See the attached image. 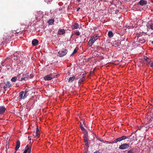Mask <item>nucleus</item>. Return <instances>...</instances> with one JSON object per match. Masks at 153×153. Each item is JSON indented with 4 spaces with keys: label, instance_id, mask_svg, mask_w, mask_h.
<instances>
[{
    "label": "nucleus",
    "instance_id": "f257e3e1",
    "mask_svg": "<svg viewBox=\"0 0 153 153\" xmlns=\"http://www.w3.org/2000/svg\"><path fill=\"white\" fill-rule=\"evenodd\" d=\"M14 36L13 34L10 33H4L3 39H1V44L4 45L5 44L7 43V42L8 41L13 37Z\"/></svg>",
    "mask_w": 153,
    "mask_h": 153
},
{
    "label": "nucleus",
    "instance_id": "f03ea898",
    "mask_svg": "<svg viewBox=\"0 0 153 153\" xmlns=\"http://www.w3.org/2000/svg\"><path fill=\"white\" fill-rule=\"evenodd\" d=\"M98 37L99 36L97 35H94L92 36L88 41V45L89 47L91 46L94 42L98 39Z\"/></svg>",
    "mask_w": 153,
    "mask_h": 153
},
{
    "label": "nucleus",
    "instance_id": "7ed1b4c3",
    "mask_svg": "<svg viewBox=\"0 0 153 153\" xmlns=\"http://www.w3.org/2000/svg\"><path fill=\"white\" fill-rule=\"evenodd\" d=\"M50 71L51 73L48 74V80H51L53 78L57 77V75H56V73H55L54 69L51 68Z\"/></svg>",
    "mask_w": 153,
    "mask_h": 153
},
{
    "label": "nucleus",
    "instance_id": "20e7f679",
    "mask_svg": "<svg viewBox=\"0 0 153 153\" xmlns=\"http://www.w3.org/2000/svg\"><path fill=\"white\" fill-rule=\"evenodd\" d=\"M51 15L50 16L51 17V19H49L48 20V25H53L54 24V19L55 18L54 15V11H52L51 12V11H50Z\"/></svg>",
    "mask_w": 153,
    "mask_h": 153
},
{
    "label": "nucleus",
    "instance_id": "39448f33",
    "mask_svg": "<svg viewBox=\"0 0 153 153\" xmlns=\"http://www.w3.org/2000/svg\"><path fill=\"white\" fill-rule=\"evenodd\" d=\"M28 74H27L25 75L23 74H19L18 75L19 77H22L21 78H20H20H19V80L22 81L23 80H25L26 79H27V78H28L27 76H28Z\"/></svg>",
    "mask_w": 153,
    "mask_h": 153
},
{
    "label": "nucleus",
    "instance_id": "423d86ee",
    "mask_svg": "<svg viewBox=\"0 0 153 153\" xmlns=\"http://www.w3.org/2000/svg\"><path fill=\"white\" fill-rule=\"evenodd\" d=\"M67 52V50L66 49H63L62 50L59 51L58 55L60 56H63L65 55Z\"/></svg>",
    "mask_w": 153,
    "mask_h": 153
},
{
    "label": "nucleus",
    "instance_id": "0eeeda50",
    "mask_svg": "<svg viewBox=\"0 0 153 153\" xmlns=\"http://www.w3.org/2000/svg\"><path fill=\"white\" fill-rule=\"evenodd\" d=\"M129 147V144L123 143L120 146L119 148L121 149H124L128 148Z\"/></svg>",
    "mask_w": 153,
    "mask_h": 153
},
{
    "label": "nucleus",
    "instance_id": "6e6552de",
    "mask_svg": "<svg viewBox=\"0 0 153 153\" xmlns=\"http://www.w3.org/2000/svg\"><path fill=\"white\" fill-rule=\"evenodd\" d=\"M31 147L28 145H27L25 147V150L23 153H30Z\"/></svg>",
    "mask_w": 153,
    "mask_h": 153
},
{
    "label": "nucleus",
    "instance_id": "1a4fd4ad",
    "mask_svg": "<svg viewBox=\"0 0 153 153\" xmlns=\"http://www.w3.org/2000/svg\"><path fill=\"white\" fill-rule=\"evenodd\" d=\"M127 138V137H126L125 136H123L121 137L115 139V142H120L123 140H124Z\"/></svg>",
    "mask_w": 153,
    "mask_h": 153
},
{
    "label": "nucleus",
    "instance_id": "9d476101",
    "mask_svg": "<svg viewBox=\"0 0 153 153\" xmlns=\"http://www.w3.org/2000/svg\"><path fill=\"white\" fill-rule=\"evenodd\" d=\"M26 97V96L24 94V91H22L19 93V100H21L22 99H25Z\"/></svg>",
    "mask_w": 153,
    "mask_h": 153
},
{
    "label": "nucleus",
    "instance_id": "9b49d317",
    "mask_svg": "<svg viewBox=\"0 0 153 153\" xmlns=\"http://www.w3.org/2000/svg\"><path fill=\"white\" fill-rule=\"evenodd\" d=\"M42 13L40 11H37L35 13V18L36 20L38 21L39 19V17L42 15Z\"/></svg>",
    "mask_w": 153,
    "mask_h": 153
},
{
    "label": "nucleus",
    "instance_id": "f8f14e48",
    "mask_svg": "<svg viewBox=\"0 0 153 153\" xmlns=\"http://www.w3.org/2000/svg\"><path fill=\"white\" fill-rule=\"evenodd\" d=\"M5 85L3 86V88L6 90L7 88H9L11 86V84L9 82H7L5 83Z\"/></svg>",
    "mask_w": 153,
    "mask_h": 153
},
{
    "label": "nucleus",
    "instance_id": "ddd939ff",
    "mask_svg": "<svg viewBox=\"0 0 153 153\" xmlns=\"http://www.w3.org/2000/svg\"><path fill=\"white\" fill-rule=\"evenodd\" d=\"M147 4V2L144 0H140V1L137 3L138 5L141 6H143Z\"/></svg>",
    "mask_w": 153,
    "mask_h": 153
},
{
    "label": "nucleus",
    "instance_id": "4468645a",
    "mask_svg": "<svg viewBox=\"0 0 153 153\" xmlns=\"http://www.w3.org/2000/svg\"><path fill=\"white\" fill-rule=\"evenodd\" d=\"M32 45L34 46H36L38 45L39 41L36 39H33L32 42Z\"/></svg>",
    "mask_w": 153,
    "mask_h": 153
},
{
    "label": "nucleus",
    "instance_id": "2eb2a0df",
    "mask_svg": "<svg viewBox=\"0 0 153 153\" xmlns=\"http://www.w3.org/2000/svg\"><path fill=\"white\" fill-rule=\"evenodd\" d=\"M5 111V108L4 106H1L0 107V114H3Z\"/></svg>",
    "mask_w": 153,
    "mask_h": 153
},
{
    "label": "nucleus",
    "instance_id": "dca6fc26",
    "mask_svg": "<svg viewBox=\"0 0 153 153\" xmlns=\"http://www.w3.org/2000/svg\"><path fill=\"white\" fill-rule=\"evenodd\" d=\"M34 134H36L35 137L38 138L40 136V131L38 128L37 127L36 132H34Z\"/></svg>",
    "mask_w": 153,
    "mask_h": 153
},
{
    "label": "nucleus",
    "instance_id": "f3484780",
    "mask_svg": "<svg viewBox=\"0 0 153 153\" xmlns=\"http://www.w3.org/2000/svg\"><path fill=\"white\" fill-rule=\"evenodd\" d=\"M20 145V141L18 140L16 142V146L15 147V150L17 151L19 148Z\"/></svg>",
    "mask_w": 153,
    "mask_h": 153
},
{
    "label": "nucleus",
    "instance_id": "a211bd4d",
    "mask_svg": "<svg viewBox=\"0 0 153 153\" xmlns=\"http://www.w3.org/2000/svg\"><path fill=\"white\" fill-rule=\"evenodd\" d=\"M79 27V25L78 24L76 23L74 25L72 26V29L73 30L78 29Z\"/></svg>",
    "mask_w": 153,
    "mask_h": 153
},
{
    "label": "nucleus",
    "instance_id": "6ab92c4d",
    "mask_svg": "<svg viewBox=\"0 0 153 153\" xmlns=\"http://www.w3.org/2000/svg\"><path fill=\"white\" fill-rule=\"evenodd\" d=\"M65 31L64 29H61L59 30L58 32V33L59 34H63L65 33Z\"/></svg>",
    "mask_w": 153,
    "mask_h": 153
},
{
    "label": "nucleus",
    "instance_id": "aec40b11",
    "mask_svg": "<svg viewBox=\"0 0 153 153\" xmlns=\"http://www.w3.org/2000/svg\"><path fill=\"white\" fill-rule=\"evenodd\" d=\"M75 79V76H73L69 78L68 79V82H72L74 81Z\"/></svg>",
    "mask_w": 153,
    "mask_h": 153
},
{
    "label": "nucleus",
    "instance_id": "412c9836",
    "mask_svg": "<svg viewBox=\"0 0 153 153\" xmlns=\"http://www.w3.org/2000/svg\"><path fill=\"white\" fill-rule=\"evenodd\" d=\"M147 65H149L150 66L153 68V61H149L147 63Z\"/></svg>",
    "mask_w": 153,
    "mask_h": 153
},
{
    "label": "nucleus",
    "instance_id": "4be33fe9",
    "mask_svg": "<svg viewBox=\"0 0 153 153\" xmlns=\"http://www.w3.org/2000/svg\"><path fill=\"white\" fill-rule=\"evenodd\" d=\"M108 36L110 38L112 37L113 36V34L112 32L111 31H109L108 33Z\"/></svg>",
    "mask_w": 153,
    "mask_h": 153
},
{
    "label": "nucleus",
    "instance_id": "5701e85b",
    "mask_svg": "<svg viewBox=\"0 0 153 153\" xmlns=\"http://www.w3.org/2000/svg\"><path fill=\"white\" fill-rule=\"evenodd\" d=\"M84 142L85 143V145L87 147H88V142L87 138H84Z\"/></svg>",
    "mask_w": 153,
    "mask_h": 153
},
{
    "label": "nucleus",
    "instance_id": "b1692460",
    "mask_svg": "<svg viewBox=\"0 0 153 153\" xmlns=\"http://www.w3.org/2000/svg\"><path fill=\"white\" fill-rule=\"evenodd\" d=\"M135 149H132L128 151V153H134Z\"/></svg>",
    "mask_w": 153,
    "mask_h": 153
},
{
    "label": "nucleus",
    "instance_id": "393cba45",
    "mask_svg": "<svg viewBox=\"0 0 153 153\" xmlns=\"http://www.w3.org/2000/svg\"><path fill=\"white\" fill-rule=\"evenodd\" d=\"M144 59L145 60H146L147 61V63L149 62V61H152V60H150L147 57H145L144 58Z\"/></svg>",
    "mask_w": 153,
    "mask_h": 153
},
{
    "label": "nucleus",
    "instance_id": "a878e982",
    "mask_svg": "<svg viewBox=\"0 0 153 153\" xmlns=\"http://www.w3.org/2000/svg\"><path fill=\"white\" fill-rule=\"evenodd\" d=\"M28 90L27 89H26L25 91V92H24V95H25V96H26V97H27V95L28 94H27V93H28Z\"/></svg>",
    "mask_w": 153,
    "mask_h": 153
},
{
    "label": "nucleus",
    "instance_id": "bb28decb",
    "mask_svg": "<svg viewBox=\"0 0 153 153\" xmlns=\"http://www.w3.org/2000/svg\"><path fill=\"white\" fill-rule=\"evenodd\" d=\"M17 79V78L16 77H13L12 79H11V80L12 81L15 82Z\"/></svg>",
    "mask_w": 153,
    "mask_h": 153
},
{
    "label": "nucleus",
    "instance_id": "cd10ccee",
    "mask_svg": "<svg viewBox=\"0 0 153 153\" xmlns=\"http://www.w3.org/2000/svg\"><path fill=\"white\" fill-rule=\"evenodd\" d=\"M80 128L81 130L82 131H84L85 130V129L83 127L82 125V124L81 123H80Z\"/></svg>",
    "mask_w": 153,
    "mask_h": 153
},
{
    "label": "nucleus",
    "instance_id": "c85d7f7f",
    "mask_svg": "<svg viewBox=\"0 0 153 153\" xmlns=\"http://www.w3.org/2000/svg\"><path fill=\"white\" fill-rule=\"evenodd\" d=\"M43 78L45 81L48 80V75L43 77Z\"/></svg>",
    "mask_w": 153,
    "mask_h": 153
},
{
    "label": "nucleus",
    "instance_id": "c756f323",
    "mask_svg": "<svg viewBox=\"0 0 153 153\" xmlns=\"http://www.w3.org/2000/svg\"><path fill=\"white\" fill-rule=\"evenodd\" d=\"M77 51V49L76 48L74 50L73 53L71 54V55L76 53Z\"/></svg>",
    "mask_w": 153,
    "mask_h": 153
},
{
    "label": "nucleus",
    "instance_id": "7c9ffc66",
    "mask_svg": "<svg viewBox=\"0 0 153 153\" xmlns=\"http://www.w3.org/2000/svg\"><path fill=\"white\" fill-rule=\"evenodd\" d=\"M75 35L76 36H79L80 35V33L79 32H76L75 33Z\"/></svg>",
    "mask_w": 153,
    "mask_h": 153
},
{
    "label": "nucleus",
    "instance_id": "2f4dec72",
    "mask_svg": "<svg viewBox=\"0 0 153 153\" xmlns=\"http://www.w3.org/2000/svg\"><path fill=\"white\" fill-rule=\"evenodd\" d=\"M150 27L151 29L153 30V23L151 25Z\"/></svg>",
    "mask_w": 153,
    "mask_h": 153
},
{
    "label": "nucleus",
    "instance_id": "473e14b6",
    "mask_svg": "<svg viewBox=\"0 0 153 153\" xmlns=\"http://www.w3.org/2000/svg\"><path fill=\"white\" fill-rule=\"evenodd\" d=\"M117 143V142H115V140L114 141H112L111 142H110L109 143V144H113V143Z\"/></svg>",
    "mask_w": 153,
    "mask_h": 153
},
{
    "label": "nucleus",
    "instance_id": "72a5a7b5",
    "mask_svg": "<svg viewBox=\"0 0 153 153\" xmlns=\"http://www.w3.org/2000/svg\"><path fill=\"white\" fill-rule=\"evenodd\" d=\"M3 85H2V83L0 84V87L1 88H2V87H3Z\"/></svg>",
    "mask_w": 153,
    "mask_h": 153
},
{
    "label": "nucleus",
    "instance_id": "f704fd0d",
    "mask_svg": "<svg viewBox=\"0 0 153 153\" xmlns=\"http://www.w3.org/2000/svg\"><path fill=\"white\" fill-rule=\"evenodd\" d=\"M33 77V74H30V78H32Z\"/></svg>",
    "mask_w": 153,
    "mask_h": 153
},
{
    "label": "nucleus",
    "instance_id": "c9c22d12",
    "mask_svg": "<svg viewBox=\"0 0 153 153\" xmlns=\"http://www.w3.org/2000/svg\"><path fill=\"white\" fill-rule=\"evenodd\" d=\"M87 135L86 134H85L84 137H83V138H87L86 137H87Z\"/></svg>",
    "mask_w": 153,
    "mask_h": 153
},
{
    "label": "nucleus",
    "instance_id": "e433bc0d",
    "mask_svg": "<svg viewBox=\"0 0 153 153\" xmlns=\"http://www.w3.org/2000/svg\"><path fill=\"white\" fill-rule=\"evenodd\" d=\"M33 136H34V138L36 137H35L36 134H34V132L33 133Z\"/></svg>",
    "mask_w": 153,
    "mask_h": 153
},
{
    "label": "nucleus",
    "instance_id": "4c0bfd02",
    "mask_svg": "<svg viewBox=\"0 0 153 153\" xmlns=\"http://www.w3.org/2000/svg\"><path fill=\"white\" fill-rule=\"evenodd\" d=\"M80 7H78L77 8V11H79V10L80 9Z\"/></svg>",
    "mask_w": 153,
    "mask_h": 153
},
{
    "label": "nucleus",
    "instance_id": "58836bf2",
    "mask_svg": "<svg viewBox=\"0 0 153 153\" xmlns=\"http://www.w3.org/2000/svg\"><path fill=\"white\" fill-rule=\"evenodd\" d=\"M94 153H100L99 151H97L95 152H94Z\"/></svg>",
    "mask_w": 153,
    "mask_h": 153
},
{
    "label": "nucleus",
    "instance_id": "ea45409f",
    "mask_svg": "<svg viewBox=\"0 0 153 153\" xmlns=\"http://www.w3.org/2000/svg\"><path fill=\"white\" fill-rule=\"evenodd\" d=\"M28 139H29V140H31V138H30V137H29H29H28Z\"/></svg>",
    "mask_w": 153,
    "mask_h": 153
},
{
    "label": "nucleus",
    "instance_id": "a19ab883",
    "mask_svg": "<svg viewBox=\"0 0 153 153\" xmlns=\"http://www.w3.org/2000/svg\"><path fill=\"white\" fill-rule=\"evenodd\" d=\"M100 140V141H101V142H102L103 141V140H100V139H99Z\"/></svg>",
    "mask_w": 153,
    "mask_h": 153
},
{
    "label": "nucleus",
    "instance_id": "79ce46f5",
    "mask_svg": "<svg viewBox=\"0 0 153 153\" xmlns=\"http://www.w3.org/2000/svg\"><path fill=\"white\" fill-rule=\"evenodd\" d=\"M1 90H2V88H1L0 87V92H1Z\"/></svg>",
    "mask_w": 153,
    "mask_h": 153
},
{
    "label": "nucleus",
    "instance_id": "37998d69",
    "mask_svg": "<svg viewBox=\"0 0 153 153\" xmlns=\"http://www.w3.org/2000/svg\"><path fill=\"white\" fill-rule=\"evenodd\" d=\"M81 0H78L77 1L79 2H80Z\"/></svg>",
    "mask_w": 153,
    "mask_h": 153
},
{
    "label": "nucleus",
    "instance_id": "c03bdc74",
    "mask_svg": "<svg viewBox=\"0 0 153 153\" xmlns=\"http://www.w3.org/2000/svg\"><path fill=\"white\" fill-rule=\"evenodd\" d=\"M106 143H109L110 142H109L108 141H106Z\"/></svg>",
    "mask_w": 153,
    "mask_h": 153
},
{
    "label": "nucleus",
    "instance_id": "a18cd8bd",
    "mask_svg": "<svg viewBox=\"0 0 153 153\" xmlns=\"http://www.w3.org/2000/svg\"><path fill=\"white\" fill-rule=\"evenodd\" d=\"M16 151L15 150V152L14 153H16Z\"/></svg>",
    "mask_w": 153,
    "mask_h": 153
},
{
    "label": "nucleus",
    "instance_id": "49530a36",
    "mask_svg": "<svg viewBox=\"0 0 153 153\" xmlns=\"http://www.w3.org/2000/svg\"><path fill=\"white\" fill-rule=\"evenodd\" d=\"M152 43L153 44V41L152 42Z\"/></svg>",
    "mask_w": 153,
    "mask_h": 153
},
{
    "label": "nucleus",
    "instance_id": "de8ad7c7",
    "mask_svg": "<svg viewBox=\"0 0 153 153\" xmlns=\"http://www.w3.org/2000/svg\"><path fill=\"white\" fill-rule=\"evenodd\" d=\"M131 135H130V136H129V137H131Z\"/></svg>",
    "mask_w": 153,
    "mask_h": 153
},
{
    "label": "nucleus",
    "instance_id": "09e8293b",
    "mask_svg": "<svg viewBox=\"0 0 153 153\" xmlns=\"http://www.w3.org/2000/svg\"><path fill=\"white\" fill-rule=\"evenodd\" d=\"M2 66H4V65H2Z\"/></svg>",
    "mask_w": 153,
    "mask_h": 153
},
{
    "label": "nucleus",
    "instance_id": "8fccbe9b",
    "mask_svg": "<svg viewBox=\"0 0 153 153\" xmlns=\"http://www.w3.org/2000/svg\"><path fill=\"white\" fill-rule=\"evenodd\" d=\"M84 153H86V152H84Z\"/></svg>",
    "mask_w": 153,
    "mask_h": 153
},
{
    "label": "nucleus",
    "instance_id": "3c124183",
    "mask_svg": "<svg viewBox=\"0 0 153 153\" xmlns=\"http://www.w3.org/2000/svg\"><path fill=\"white\" fill-rule=\"evenodd\" d=\"M152 3H153V1H152Z\"/></svg>",
    "mask_w": 153,
    "mask_h": 153
}]
</instances>
